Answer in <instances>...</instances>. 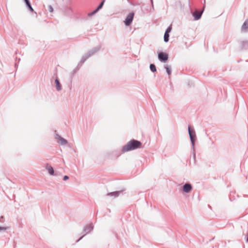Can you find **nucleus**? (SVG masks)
Here are the masks:
<instances>
[{
  "instance_id": "nucleus-24",
  "label": "nucleus",
  "mask_w": 248,
  "mask_h": 248,
  "mask_svg": "<svg viewBox=\"0 0 248 248\" xmlns=\"http://www.w3.org/2000/svg\"><path fill=\"white\" fill-rule=\"evenodd\" d=\"M98 10H97V9H96L94 11H93L92 13H91V15H93L94 14H95L96 13H97L98 12Z\"/></svg>"
},
{
  "instance_id": "nucleus-22",
  "label": "nucleus",
  "mask_w": 248,
  "mask_h": 248,
  "mask_svg": "<svg viewBox=\"0 0 248 248\" xmlns=\"http://www.w3.org/2000/svg\"><path fill=\"white\" fill-rule=\"evenodd\" d=\"M68 179H69V177L67 175H65L63 177V180L64 181H66V180H68Z\"/></svg>"
},
{
  "instance_id": "nucleus-12",
  "label": "nucleus",
  "mask_w": 248,
  "mask_h": 248,
  "mask_svg": "<svg viewBox=\"0 0 248 248\" xmlns=\"http://www.w3.org/2000/svg\"><path fill=\"white\" fill-rule=\"evenodd\" d=\"M46 170L48 171L50 175H53L54 174V170L52 167L50 165H47L46 167Z\"/></svg>"
},
{
  "instance_id": "nucleus-20",
  "label": "nucleus",
  "mask_w": 248,
  "mask_h": 248,
  "mask_svg": "<svg viewBox=\"0 0 248 248\" xmlns=\"http://www.w3.org/2000/svg\"><path fill=\"white\" fill-rule=\"evenodd\" d=\"M171 26H169L166 29V30L165 31V33H167L169 34V33L171 31Z\"/></svg>"
},
{
  "instance_id": "nucleus-16",
  "label": "nucleus",
  "mask_w": 248,
  "mask_h": 248,
  "mask_svg": "<svg viewBox=\"0 0 248 248\" xmlns=\"http://www.w3.org/2000/svg\"><path fill=\"white\" fill-rule=\"evenodd\" d=\"M169 36H170V35L169 33L165 32L164 35V41L165 42L167 43L169 41Z\"/></svg>"
},
{
  "instance_id": "nucleus-10",
  "label": "nucleus",
  "mask_w": 248,
  "mask_h": 248,
  "mask_svg": "<svg viewBox=\"0 0 248 248\" xmlns=\"http://www.w3.org/2000/svg\"><path fill=\"white\" fill-rule=\"evenodd\" d=\"M93 224H90L88 225H86L85 226L83 231L86 233V234H88L91 232L93 231Z\"/></svg>"
},
{
  "instance_id": "nucleus-7",
  "label": "nucleus",
  "mask_w": 248,
  "mask_h": 248,
  "mask_svg": "<svg viewBox=\"0 0 248 248\" xmlns=\"http://www.w3.org/2000/svg\"><path fill=\"white\" fill-rule=\"evenodd\" d=\"M192 189V185L189 183H186L183 186V190L186 193H189Z\"/></svg>"
},
{
  "instance_id": "nucleus-13",
  "label": "nucleus",
  "mask_w": 248,
  "mask_h": 248,
  "mask_svg": "<svg viewBox=\"0 0 248 248\" xmlns=\"http://www.w3.org/2000/svg\"><path fill=\"white\" fill-rule=\"evenodd\" d=\"M55 84H56V90L58 91H61L62 90V86H61V84L59 79L58 78H56L55 80Z\"/></svg>"
},
{
  "instance_id": "nucleus-5",
  "label": "nucleus",
  "mask_w": 248,
  "mask_h": 248,
  "mask_svg": "<svg viewBox=\"0 0 248 248\" xmlns=\"http://www.w3.org/2000/svg\"><path fill=\"white\" fill-rule=\"evenodd\" d=\"M168 54L166 53L160 52L158 54V58L162 62H166L168 60Z\"/></svg>"
},
{
  "instance_id": "nucleus-4",
  "label": "nucleus",
  "mask_w": 248,
  "mask_h": 248,
  "mask_svg": "<svg viewBox=\"0 0 248 248\" xmlns=\"http://www.w3.org/2000/svg\"><path fill=\"white\" fill-rule=\"evenodd\" d=\"M134 16V13L133 12H131L127 15L124 21V23L126 26H129L131 24L133 20Z\"/></svg>"
},
{
  "instance_id": "nucleus-21",
  "label": "nucleus",
  "mask_w": 248,
  "mask_h": 248,
  "mask_svg": "<svg viewBox=\"0 0 248 248\" xmlns=\"http://www.w3.org/2000/svg\"><path fill=\"white\" fill-rule=\"evenodd\" d=\"M48 10L50 13H52L53 12V8L51 5H49L48 6Z\"/></svg>"
},
{
  "instance_id": "nucleus-8",
  "label": "nucleus",
  "mask_w": 248,
  "mask_h": 248,
  "mask_svg": "<svg viewBox=\"0 0 248 248\" xmlns=\"http://www.w3.org/2000/svg\"><path fill=\"white\" fill-rule=\"evenodd\" d=\"M241 30L243 32H247L248 31V19H246L243 24Z\"/></svg>"
},
{
  "instance_id": "nucleus-11",
  "label": "nucleus",
  "mask_w": 248,
  "mask_h": 248,
  "mask_svg": "<svg viewBox=\"0 0 248 248\" xmlns=\"http://www.w3.org/2000/svg\"><path fill=\"white\" fill-rule=\"evenodd\" d=\"M122 193V191H117L108 193L107 194V196L112 197L114 198L118 197L121 193Z\"/></svg>"
},
{
  "instance_id": "nucleus-14",
  "label": "nucleus",
  "mask_w": 248,
  "mask_h": 248,
  "mask_svg": "<svg viewBox=\"0 0 248 248\" xmlns=\"http://www.w3.org/2000/svg\"><path fill=\"white\" fill-rule=\"evenodd\" d=\"M25 3H26V5L27 7V8H28V9L31 11V12H33V9L32 8L31 5V4L30 2V0H24Z\"/></svg>"
},
{
  "instance_id": "nucleus-23",
  "label": "nucleus",
  "mask_w": 248,
  "mask_h": 248,
  "mask_svg": "<svg viewBox=\"0 0 248 248\" xmlns=\"http://www.w3.org/2000/svg\"><path fill=\"white\" fill-rule=\"evenodd\" d=\"M6 228H5V227H0V231H5V230H6Z\"/></svg>"
},
{
  "instance_id": "nucleus-6",
  "label": "nucleus",
  "mask_w": 248,
  "mask_h": 248,
  "mask_svg": "<svg viewBox=\"0 0 248 248\" xmlns=\"http://www.w3.org/2000/svg\"><path fill=\"white\" fill-rule=\"evenodd\" d=\"M55 139L59 140V143L62 145H65L68 143V141L66 140H65V139H64L58 134H56L55 135Z\"/></svg>"
},
{
  "instance_id": "nucleus-9",
  "label": "nucleus",
  "mask_w": 248,
  "mask_h": 248,
  "mask_svg": "<svg viewBox=\"0 0 248 248\" xmlns=\"http://www.w3.org/2000/svg\"><path fill=\"white\" fill-rule=\"evenodd\" d=\"M202 11H200L196 10L193 14L192 15L194 17L195 20H198L201 17Z\"/></svg>"
},
{
  "instance_id": "nucleus-25",
  "label": "nucleus",
  "mask_w": 248,
  "mask_h": 248,
  "mask_svg": "<svg viewBox=\"0 0 248 248\" xmlns=\"http://www.w3.org/2000/svg\"><path fill=\"white\" fill-rule=\"evenodd\" d=\"M86 234H85L84 235H83L82 236H81L79 239H78L77 241V242H78V241H79Z\"/></svg>"
},
{
  "instance_id": "nucleus-1",
  "label": "nucleus",
  "mask_w": 248,
  "mask_h": 248,
  "mask_svg": "<svg viewBox=\"0 0 248 248\" xmlns=\"http://www.w3.org/2000/svg\"><path fill=\"white\" fill-rule=\"evenodd\" d=\"M141 142L136 140L128 141L122 148V152L124 153L140 148Z\"/></svg>"
},
{
  "instance_id": "nucleus-2",
  "label": "nucleus",
  "mask_w": 248,
  "mask_h": 248,
  "mask_svg": "<svg viewBox=\"0 0 248 248\" xmlns=\"http://www.w3.org/2000/svg\"><path fill=\"white\" fill-rule=\"evenodd\" d=\"M100 49V46H95L91 50H90L87 53L85 54L81 58V59L78 63V65L79 64L82 65L87 59H88L89 57L94 54L97 51H98Z\"/></svg>"
},
{
  "instance_id": "nucleus-15",
  "label": "nucleus",
  "mask_w": 248,
  "mask_h": 248,
  "mask_svg": "<svg viewBox=\"0 0 248 248\" xmlns=\"http://www.w3.org/2000/svg\"><path fill=\"white\" fill-rule=\"evenodd\" d=\"M165 68L166 69V72L169 75H170L171 73V66L168 64L165 65Z\"/></svg>"
},
{
  "instance_id": "nucleus-26",
  "label": "nucleus",
  "mask_w": 248,
  "mask_h": 248,
  "mask_svg": "<svg viewBox=\"0 0 248 248\" xmlns=\"http://www.w3.org/2000/svg\"><path fill=\"white\" fill-rule=\"evenodd\" d=\"M246 241H247V242H248V234H247V237Z\"/></svg>"
},
{
  "instance_id": "nucleus-27",
  "label": "nucleus",
  "mask_w": 248,
  "mask_h": 248,
  "mask_svg": "<svg viewBox=\"0 0 248 248\" xmlns=\"http://www.w3.org/2000/svg\"><path fill=\"white\" fill-rule=\"evenodd\" d=\"M151 3H152V5H153V0H151Z\"/></svg>"
},
{
  "instance_id": "nucleus-19",
  "label": "nucleus",
  "mask_w": 248,
  "mask_h": 248,
  "mask_svg": "<svg viewBox=\"0 0 248 248\" xmlns=\"http://www.w3.org/2000/svg\"><path fill=\"white\" fill-rule=\"evenodd\" d=\"M104 2H105V0H103L100 4L98 6V7H97V10H99L100 9L102 8V7H103V5H104Z\"/></svg>"
},
{
  "instance_id": "nucleus-17",
  "label": "nucleus",
  "mask_w": 248,
  "mask_h": 248,
  "mask_svg": "<svg viewBox=\"0 0 248 248\" xmlns=\"http://www.w3.org/2000/svg\"><path fill=\"white\" fill-rule=\"evenodd\" d=\"M242 47L244 49H248V41H244L242 43Z\"/></svg>"
},
{
  "instance_id": "nucleus-18",
  "label": "nucleus",
  "mask_w": 248,
  "mask_h": 248,
  "mask_svg": "<svg viewBox=\"0 0 248 248\" xmlns=\"http://www.w3.org/2000/svg\"><path fill=\"white\" fill-rule=\"evenodd\" d=\"M150 69L153 72H155L156 71L155 65L154 64H151L150 65Z\"/></svg>"
},
{
  "instance_id": "nucleus-3",
  "label": "nucleus",
  "mask_w": 248,
  "mask_h": 248,
  "mask_svg": "<svg viewBox=\"0 0 248 248\" xmlns=\"http://www.w3.org/2000/svg\"><path fill=\"white\" fill-rule=\"evenodd\" d=\"M188 134L189 136L190 140L191 142V145L192 147V149L193 151V156L195 157V150H194V141L196 139V133L194 129H192L191 128V126L190 125L188 127Z\"/></svg>"
}]
</instances>
